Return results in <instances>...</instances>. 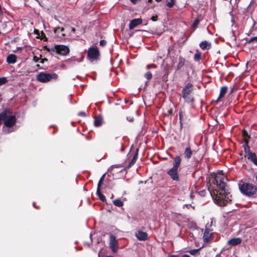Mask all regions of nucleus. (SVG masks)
Here are the masks:
<instances>
[{
	"mask_svg": "<svg viewBox=\"0 0 257 257\" xmlns=\"http://www.w3.org/2000/svg\"><path fill=\"white\" fill-rule=\"evenodd\" d=\"M254 232L255 233V234L257 233V228H253Z\"/></svg>",
	"mask_w": 257,
	"mask_h": 257,
	"instance_id": "obj_53",
	"label": "nucleus"
},
{
	"mask_svg": "<svg viewBox=\"0 0 257 257\" xmlns=\"http://www.w3.org/2000/svg\"><path fill=\"white\" fill-rule=\"evenodd\" d=\"M61 30V32H62V31H63L64 30V29L63 28H61V29H60V28H58V29H57L55 32H56V31H57V30Z\"/></svg>",
	"mask_w": 257,
	"mask_h": 257,
	"instance_id": "obj_49",
	"label": "nucleus"
},
{
	"mask_svg": "<svg viewBox=\"0 0 257 257\" xmlns=\"http://www.w3.org/2000/svg\"><path fill=\"white\" fill-rule=\"evenodd\" d=\"M138 151H139V150L137 149L135 153V154L134 155V156L133 157V159L134 160H137V158H138Z\"/></svg>",
	"mask_w": 257,
	"mask_h": 257,
	"instance_id": "obj_36",
	"label": "nucleus"
},
{
	"mask_svg": "<svg viewBox=\"0 0 257 257\" xmlns=\"http://www.w3.org/2000/svg\"><path fill=\"white\" fill-rule=\"evenodd\" d=\"M106 44V41L104 40H102L99 42V45L101 46H104Z\"/></svg>",
	"mask_w": 257,
	"mask_h": 257,
	"instance_id": "obj_40",
	"label": "nucleus"
},
{
	"mask_svg": "<svg viewBox=\"0 0 257 257\" xmlns=\"http://www.w3.org/2000/svg\"><path fill=\"white\" fill-rule=\"evenodd\" d=\"M174 5V0H169V1H167V6L169 8H172Z\"/></svg>",
	"mask_w": 257,
	"mask_h": 257,
	"instance_id": "obj_29",
	"label": "nucleus"
},
{
	"mask_svg": "<svg viewBox=\"0 0 257 257\" xmlns=\"http://www.w3.org/2000/svg\"><path fill=\"white\" fill-rule=\"evenodd\" d=\"M239 189L243 194L248 196L254 195L257 190L255 186L249 183H244L240 185Z\"/></svg>",
	"mask_w": 257,
	"mask_h": 257,
	"instance_id": "obj_3",
	"label": "nucleus"
},
{
	"mask_svg": "<svg viewBox=\"0 0 257 257\" xmlns=\"http://www.w3.org/2000/svg\"><path fill=\"white\" fill-rule=\"evenodd\" d=\"M78 115L80 116H84V117L86 116V113L84 112H83V111L80 112L78 113Z\"/></svg>",
	"mask_w": 257,
	"mask_h": 257,
	"instance_id": "obj_43",
	"label": "nucleus"
},
{
	"mask_svg": "<svg viewBox=\"0 0 257 257\" xmlns=\"http://www.w3.org/2000/svg\"><path fill=\"white\" fill-rule=\"evenodd\" d=\"M200 248L191 249L189 251V253L192 255H195L198 252Z\"/></svg>",
	"mask_w": 257,
	"mask_h": 257,
	"instance_id": "obj_31",
	"label": "nucleus"
},
{
	"mask_svg": "<svg viewBox=\"0 0 257 257\" xmlns=\"http://www.w3.org/2000/svg\"><path fill=\"white\" fill-rule=\"evenodd\" d=\"M4 131H5V132L6 133H9L10 132V131H8H8L5 130Z\"/></svg>",
	"mask_w": 257,
	"mask_h": 257,
	"instance_id": "obj_56",
	"label": "nucleus"
},
{
	"mask_svg": "<svg viewBox=\"0 0 257 257\" xmlns=\"http://www.w3.org/2000/svg\"><path fill=\"white\" fill-rule=\"evenodd\" d=\"M254 41H255L257 42V37H253L250 38V39L248 41V43H250L253 42Z\"/></svg>",
	"mask_w": 257,
	"mask_h": 257,
	"instance_id": "obj_35",
	"label": "nucleus"
},
{
	"mask_svg": "<svg viewBox=\"0 0 257 257\" xmlns=\"http://www.w3.org/2000/svg\"><path fill=\"white\" fill-rule=\"evenodd\" d=\"M232 92H233V89H232V90H231L230 93H232Z\"/></svg>",
	"mask_w": 257,
	"mask_h": 257,
	"instance_id": "obj_61",
	"label": "nucleus"
},
{
	"mask_svg": "<svg viewBox=\"0 0 257 257\" xmlns=\"http://www.w3.org/2000/svg\"><path fill=\"white\" fill-rule=\"evenodd\" d=\"M241 242V239L239 237L233 238L228 240L227 243L232 246L237 245Z\"/></svg>",
	"mask_w": 257,
	"mask_h": 257,
	"instance_id": "obj_15",
	"label": "nucleus"
},
{
	"mask_svg": "<svg viewBox=\"0 0 257 257\" xmlns=\"http://www.w3.org/2000/svg\"><path fill=\"white\" fill-rule=\"evenodd\" d=\"M99 52L98 49L96 47H90L87 52V59L88 60L93 62L98 59Z\"/></svg>",
	"mask_w": 257,
	"mask_h": 257,
	"instance_id": "obj_6",
	"label": "nucleus"
},
{
	"mask_svg": "<svg viewBox=\"0 0 257 257\" xmlns=\"http://www.w3.org/2000/svg\"><path fill=\"white\" fill-rule=\"evenodd\" d=\"M62 35L63 36H65V35L64 34H62Z\"/></svg>",
	"mask_w": 257,
	"mask_h": 257,
	"instance_id": "obj_59",
	"label": "nucleus"
},
{
	"mask_svg": "<svg viewBox=\"0 0 257 257\" xmlns=\"http://www.w3.org/2000/svg\"><path fill=\"white\" fill-rule=\"evenodd\" d=\"M185 206H187V207H189V206H190V204H186L185 205Z\"/></svg>",
	"mask_w": 257,
	"mask_h": 257,
	"instance_id": "obj_57",
	"label": "nucleus"
},
{
	"mask_svg": "<svg viewBox=\"0 0 257 257\" xmlns=\"http://www.w3.org/2000/svg\"><path fill=\"white\" fill-rule=\"evenodd\" d=\"M105 174H104L101 177V178H100L99 181H98V184H97V188H100V187L101 186V184L102 183V182L103 181V180H104V177H105Z\"/></svg>",
	"mask_w": 257,
	"mask_h": 257,
	"instance_id": "obj_28",
	"label": "nucleus"
},
{
	"mask_svg": "<svg viewBox=\"0 0 257 257\" xmlns=\"http://www.w3.org/2000/svg\"><path fill=\"white\" fill-rule=\"evenodd\" d=\"M199 22L200 20L198 19H195L192 25V27L194 28H196L198 25L199 24Z\"/></svg>",
	"mask_w": 257,
	"mask_h": 257,
	"instance_id": "obj_30",
	"label": "nucleus"
},
{
	"mask_svg": "<svg viewBox=\"0 0 257 257\" xmlns=\"http://www.w3.org/2000/svg\"><path fill=\"white\" fill-rule=\"evenodd\" d=\"M157 66L156 65H155V64H150V65H148L147 66V69H149L151 68H157Z\"/></svg>",
	"mask_w": 257,
	"mask_h": 257,
	"instance_id": "obj_38",
	"label": "nucleus"
},
{
	"mask_svg": "<svg viewBox=\"0 0 257 257\" xmlns=\"http://www.w3.org/2000/svg\"><path fill=\"white\" fill-rule=\"evenodd\" d=\"M179 116L180 121H182L183 116V113L181 111H179Z\"/></svg>",
	"mask_w": 257,
	"mask_h": 257,
	"instance_id": "obj_41",
	"label": "nucleus"
},
{
	"mask_svg": "<svg viewBox=\"0 0 257 257\" xmlns=\"http://www.w3.org/2000/svg\"><path fill=\"white\" fill-rule=\"evenodd\" d=\"M181 160L180 156H176L174 158L173 167L167 172L173 181H179L180 180L178 174V168L181 165Z\"/></svg>",
	"mask_w": 257,
	"mask_h": 257,
	"instance_id": "obj_2",
	"label": "nucleus"
},
{
	"mask_svg": "<svg viewBox=\"0 0 257 257\" xmlns=\"http://www.w3.org/2000/svg\"><path fill=\"white\" fill-rule=\"evenodd\" d=\"M185 101L187 103H192L194 101V97L190 94L185 96H182Z\"/></svg>",
	"mask_w": 257,
	"mask_h": 257,
	"instance_id": "obj_22",
	"label": "nucleus"
},
{
	"mask_svg": "<svg viewBox=\"0 0 257 257\" xmlns=\"http://www.w3.org/2000/svg\"><path fill=\"white\" fill-rule=\"evenodd\" d=\"M213 232L212 230L206 228L203 236V239L205 242H208L212 239Z\"/></svg>",
	"mask_w": 257,
	"mask_h": 257,
	"instance_id": "obj_9",
	"label": "nucleus"
},
{
	"mask_svg": "<svg viewBox=\"0 0 257 257\" xmlns=\"http://www.w3.org/2000/svg\"><path fill=\"white\" fill-rule=\"evenodd\" d=\"M58 75L55 73H48L46 72H40L37 75V80L42 83H46L52 79H57Z\"/></svg>",
	"mask_w": 257,
	"mask_h": 257,
	"instance_id": "obj_4",
	"label": "nucleus"
},
{
	"mask_svg": "<svg viewBox=\"0 0 257 257\" xmlns=\"http://www.w3.org/2000/svg\"><path fill=\"white\" fill-rule=\"evenodd\" d=\"M113 204L117 207H121L123 205V202L120 199H115L114 200Z\"/></svg>",
	"mask_w": 257,
	"mask_h": 257,
	"instance_id": "obj_25",
	"label": "nucleus"
},
{
	"mask_svg": "<svg viewBox=\"0 0 257 257\" xmlns=\"http://www.w3.org/2000/svg\"><path fill=\"white\" fill-rule=\"evenodd\" d=\"M71 31L73 32V33H74L75 32V29L74 28H72L71 29Z\"/></svg>",
	"mask_w": 257,
	"mask_h": 257,
	"instance_id": "obj_52",
	"label": "nucleus"
},
{
	"mask_svg": "<svg viewBox=\"0 0 257 257\" xmlns=\"http://www.w3.org/2000/svg\"><path fill=\"white\" fill-rule=\"evenodd\" d=\"M256 180H257V176H256Z\"/></svg>",
	"mask_w": 257,
	"mask_h": 257,
	"instance_id": "obj_62",
	"label": "nucleus"
},
{
	"mask_svg": "<svg viewBox=\"0 0 257 257\" xmlns=\"http://www.w3.org/2000/svg\"><path fill=\"white\" fill-rule=\"evenodd\" d=\"M11 114V112L9 110L7 109L4 110L3 111L0 113V123L3 120L5 121L8 115Z\"/></svg>",
	"mask_w": 257,
	"mask_h": 257,
	"instance_id": "obj_14",
	"label": "nucleus"
},
{
	"mask_svg": "<svg viewBox=\"0 0 257 257\" xmlns=\"http://www.w3.org/2000/svg\"><path fill=\"white\" fill-rule=\"evenodd\" d=\"M196 153L195 150H192L190 145H188L184 151V157L185 159L189 160L191 158L193 154Z\"/></svg>",
	"mask_w": 257,
	"mask_h": 257,
	"instance_id": "obj_11",
	"label": "nucleus"
},
{
	"mask_svg": "<svg viewBox=\"0 0 257 257\" xmlns=\"http://www.w3.org/2000/svg\"><path fill=\"white\" fill-rule=\"evenodd\" d=\"M247 159L250 160L255 165L257 166V157L254 153L247 157Z\"/></svg>",
	"mask_w": 257,
	"mask_h": 257,
	"instance_id": "obj_21",
	"label": "nucleus"
},
{
	"mask_svg": "<svg viewBox=\"0 0 257 257\" xmlns=\"http://www.w3.org/2000/svg\"><path fill=\"white\" fill-rule=\"evenodd\" d=\"M227 179L222 172H218L214 175L212 184L216 187H212L210 193L215 204L220 206H224L231 201V197L227 189L226 181Z\"/></svg>",
	"mask_w": 257,
	"mask_h": 257,
	"instance_id": "obj_1",
	"label": "nucleus"
},
{
	"mask_svg": "<svg viewBox=\"0 0 257 257\" xmlns=\"http://www.w3.org/2000/svg\"><path fill=\"white\" fill-rule=\"evenodd\" d=\"M16 122V116L14 115H9L4 122L5 126L8 127L13 126Z\"/></svg>",
	"mask_w": 257,
	"mask_h": 257,
	"instance_id": "obj_8",
	"label": "nucleus"
},
{
	"mask_svg": "<svg viewBox=\"0 0 257 257\" xmlns=\"http://www.w3.org/2000/svg\"><path fill=\"white\" fill-rule=\"evenodd\" d=\"M46 49L47 50L48 52L50 51H53L56 52L58 54L66 56L69 53V48L68 46H65V45H55L54 47H52V48H48L47 47H46Z\"/></svg>",
	"mask_w": 257,
	"mask_h": 257,
	"instance_id": "obj_5",
	"label": "nucleus"
},
{
	"mask_svg": "<svg viewBox=\"0 0 257 257\" xmlns=\"http://www.w3.org/2000/svg\"><path fill=\"white\" fill-rule=\"evenodd\" d=\"M155 1L157 2H160L162 1V0H155Z\"/></svg>",
	"mask_w": 257,
	"mask_h": 257,
	"instance_id": "obj_58",
	"label": "nucleus"
},
{
	"mask_svg": "<svg viewBox=\"0 0 257 257\" xmlns=\"http://www.w3.org/2000/svg\"><path fill=\"white\" fill-rule=\"evenodd\" d=\"M142 22V20L141 19H135L131 21L129 24V29L130 30L134 29L135 27H136L139 25L141 24Z\"/></svg>",
	"mask_w": 257,
	"mask_h": 257,
	"instance_id": "obj_12",
	"label": "nucleus"
},
{
	"mask_svg": "<svg viewBox=\"0 0 257 257\" xmlns=\"http://www.w3.org/2000/svg\"><path fill=\"white\" fill-rule=\"evenodd\" d=\"M136 236L140 240H146L148 239V234L146 232L142 231H138L136 233Z\"/></svg>",
	"mask_w": 257,
	"mask_h": 257,
	"instance_id": "obj_13",
	"label": "nucleus"
},
{
	"mask_svg": "<svg viewBox=\"0 0 257 257\" xmlns=\"http://www.w3.org/2000/svg\"><path fill=\"white\" fill-rule=\"evenodd\" d=\"M242 134L244 138V141L246 142V141H248V139L249 138V136L248 135L247 131L244 130H243Z\"/></svg>",
	"mask_w": 257,
	"mask_h": 257,
	"instance_id": "obj_27",
	"label": "nucleus"
},
{
	"mask_svg": "<svg viewBox=\"0 0 257 257\" xmlns=\"http://www.w3.org/2000/svg\"><path fill=\"white\" fill-rule=\"evenodd\" d=\"M180 129L182 130L183 128V122L182 121H180Z\"/></svg>",
	"mask_w": 257,
	"mask_h": 257,
	"instance_id": "obj_48",
	"label": "nucleus"
},
{
	"mask_svg": "<svg viewBox=\"0 0 257 257\" xmlns=\"http://www.w3.org/2000/svg\"><path fill=\"white\" fill-rule=\"evenodd\" d=\"M168 113H169V114L172 115L173 113V109L172 108L169 109L168 110Z\"/></svg>",
	"mask_w": 257,
	"mask_h": 257,
	"instance_id": "obj_45",
	"label": "nucleus"
},
{
	"mask_svg": "<svg viewBox=\"0 0 257 257\" xmlns=\"http://www.w3.org/2000/svg\"><path fill=\"white\" fill-rule=\"evenodd\" d=\"M17 57L15 54H9L7 57V62L8 64H14L17 62Z\"/></svg>",
	"mask_w": 257,
	"mask_h": 257,
	"instance_id": "obj_16",
	"label": "nucleus"
},
{
	"mask_svg": "<svg viewBox=\"0 0 257 257\" xmlns=\"http://www.w3.org/2000/svg\"><path fill=\"white\" fill-rule=\"evenodd\" d=\"M152 0H149V2H152Z\"/></svg>",
	"mask_w": 257,
	"mask_h": 257,
	"instance_id": "obj_60",
	"label": "nucleus"
},
{
	"mask_svg": "<svg viewBox=\"0 0 257 257\" xmlns=\"http://www.w3.org/2000/svg\"><path fill=\"white\" fill-rule=\"evenodd\" d=\"M248 141H246L245 144L243 145L244 150L245 153L247 154V157L253 153L250 151V148L248 145Z\"/></svg>",
	"mask_w": 257,
	"mask_h": 257,
	"instance_id": "obj_19",
	"label": "nucleus"
},
{
	"mask_svg": "<svg viewBox=\"0 0 257 257\" xmlns=\"http://www.w3.org/2000/svg\"><path fill=\"white\" fill-rule=\"evenodd\" d=\"M151 19L154 22L157 21L158 20V17L157 15L153 16L151 17Z\"/></svg>",
	"mask_w": 257,
	"mask_h": 257,
	"instance_id": "obj_42",
	"label": "nucleus"
},
{
	"mask_svg": "<svg viewBox=\"0 0 257 257\" xmlns=\"http://www.w3.org/2000/svg\"><path fill=\"white\" fill-rule=\"evenodd\" d=\"M102 117L101 116H97L94 120V124L96 127H99L102 124Z\"/></svg>",
	"mask_w": 257,
	"mask_h": 257,
	"instance_id": "obj_20",
	"label": "nucleus"
},
{
	"mask_svg": "<svg viewBox=\"0 0 257 257\" xmlns=\"http://www.w3.org/2000/svg\"><path fill=\"white\" fill-rule=\"evenodd\" d=\"M124 150V147L123 145H121V151H123Z\"/></svg>",
	"mask_w": 257,
	"mask_h": 257,
	"instance_id": "obj_50",
	"label": "nucleus"
},
{
	"mask_svg": "<svg viewBox=\"0 0 257 257\" xmlns=\"http://www.w3.org/2000/svg\"><path fill=\"white\" fill-rule=\"evenodd\" d=\"M47 61V59L45 58V59H41V60L40 61V62L42 64H43L45 62V61Z\"/></svg>",
	"mask_w": 257,
	"mask_h": 257,
	"instance_id": "obj_47",
	"label": "nucleus"
},
{
	"mask_svg": "<svg viewBox=\"0 0 257 257\" xmlns=\"http://www.w3.org/2000/svg\"><path fill=\"white\" fill-rule=\"evenodd\" d=\"M136 162V160H134V159H132V160L131 161V162H130L129 164L128 165V166L126 167L127 168H130V167H131L132 166H133Z\"/></svg>",
	"mask_w": 257,
	"mask_h": 257,
	"instance_id": "obj_34",
	"label": "nucleus"
},
{
	"mask_svg": "<svg viewBox=\"0 0 257 257\" xmlns=\"http://www.w3.org/2000/svg\"><path fill=\"white\" fill-rule=\"evenodd\" d=\"M199 46L203 50H208L211 48V44L206 41H204L200 43Z\"/></svg>",
	"mask_w": 257,
	"mask_h": 257,
	"instance_id": "obj_18",
	"label": "nucleus"
},
{
	"mask_svg": "<svg viewBox=\"0 0 257 257\" xmlns=\"http://www.w3.org/2000/svg\"><path fill=\"white\" fill-rule=\"evenodd\" d=\"M109 246L113 252H115L117 250V240L113 234L109 236Z\"/></svg>",
	"mask_w": 257,
	"mask_h": 257,
	"instance_id": "obj_7",
	"label": "nucleus"
},
{
	"mask_svg": "<svg viewBox=\"0 0 257 257\" xmlns=\"http://www.w3.org/2000/svg\"><path fill=\"white\" fill-rule=\"evenodd\" d=\"M185 60L184 58L180 57L179 58V62L177 65V69L179 70L185 64Z\"/></svg>",
	"mask_w": 257,
	"mask_h": 257,
	"instance_id": "obj_24",
	"label": "nucleus"
},
{
	"mask_svg": "<svg viewBox=\"0 0 257 257\" xmlns=\"http://www.w3.org/2000/svg\"><path fill=\"white\" fill-rule=\"evenodd\" d=\"M193 89V86L192 83H188L182 90V96L190 95Z\"/></svg>",
	"mask_w": 257,
	"mask_h": 257,
	"instance_id": "obj_10",
	"label": "nucleus"
},
{
	"mask_svg": "<svg viewBox=\"0 0 257 257\" xmlns=\"http://www.w3.org/2000/svg\"><path fill=\"white\" fill-rule=\"evenodd\" d=\"M20 49H21V48H20V47H18V48H17V50H16V51H14V52H16L17 50H20Z\"/></svg>",
	"mask_w": 257,
	"mask_h": 257,
	"instance_id": "obj_55",
	"label": "nucleus"
},
{
	"mask_svg": "<svg viewBox=\"0 0 257 257\" xmlns=\"http://www.w3.org/2000/svg\"><path fill=\"white\" fill-rule=\"evenodd\" d=\"M227 90V87L226 86H222L220 88V93L218 97L216 100V102H218L220 99L222 98L226 94Z\"/></svg>",
	"mask_w": 257,
	"mask_h": 257,
	"instance_id": "obj_17",
	"label": "nucleus"
},
{
	"mask_svg": "<svg viewBox=\"0 0 257 257\" xmlns=\"http://www.w3.org/2000/svg\"><path fill=\"white\" fill-rule=\"evenodd\" d=\"M127 120L128 121L133 122L134 121V118L133 117H127Z\"/></svg>",
	"mask_w": 257,
	"mask_h": 257,
	"instance_id": "obj_46",
	"label": "nucleus"
},
{
	"mask_svg": "<svg viewBox=\"0 0 257 257\" xmlns=\"http://www.w3.org/2000/svg\"><path fill=\"white\" fill-rule=\"evenodd\" d=\"M215 257H221L220 253H218L216 255Z\"/></svg>",
	"mask_w": 257,
	"mask_h": 257,
	"instance_id": "obj_54",
	"label": "nucleus"
},
{
	"mask_svg": "<svg viewBox=\"0 0 257 257\" xmlns=\"http://www.w3.org/2000/svg\"><path fill=\"white\" fill-rule=\"evenodd\" d=\"M182 257H190L188 254H184Z\"/></svg>",
	"mask_w": 257,
	"mask_h": 257,
	"instance_id": "obj_51",
	"label": "nucleus"
},
{
	"mask_svg": "<svg viewBox=\"0 0 257 257\" xmlns=\"http://www.w3.org/2000/svg\"><path fill=\"white\" fill-rule=\"evenodd\" d=\"M1 27L3 30L6 31V29L7 27V23L4 22V23H2L1 25Z\"/></svg>",
	"mask_w": 257,
	"mask_h": 257,
	"instance_id": "obj_37",
	"label": "nucleus"
},
{
	"mask_svg": "<svg viewBox=\"0 0 257 257\" xmlns=\"http://www.w3.org/2000/svg\"><path fill=\"white\" fill-rule=\"evenodd\" d=\"M96 194L98 196L99 199L103 201H106V198L100 192V188H97Z\"/></svg>",
	"mask_w": 257,
	"mask_h": 257,
	"instance_id": "obj_23",
	"label": "nucleus"
},
{
	"mask_svg": "<svg viewBox=\"0 0 257 257\" xmlns=\"http://www.w3.org/2000/svg\"><path fill=\"white\" fill-rule=\"evenodd\" d=\"M39 60H40V59H39L38 57H36V56H34V57H33V60H34L35 62H39Z\"/></svg>",
	"mask_w": 257,
	"mask_h": 257,
	"instance_id": "obj_44",
	"label": "nucleus"
},
{
	"mask_svg": "<svg viewBox=\"0 0 257 257\" xmlns=\"http://www.w3.org/2000/svg\"><path fill=\"white\" fill-rule=\"evenodd\" d=\"M7 81V78L6 77H1L0 78V86L4 85Z\"/></svg>",
	"mask_w": 257,
	"mask_h": 257,
	"instance_id": "obj_32",
	"label": "nucleus"
},
{
	"mask_svg": "<svg viewBox=\"0 0 257 257\" xmlns=\"http://www.w3.org/2000/svg\"><path fill=\"white\" fill-rule=\"evenodd\" d=\"M199 194L201 196H205L206 195V191L205 190H202L199 192Z\"/></svg>",
	"mask_w": 257,
	"mask_h": 257,
	"instance_id": "obj_39",
	"label": "nucleus"
},
{
	"mask_svg": "<svg viewBox=\"0 0 257 257\" xmlns=\"http://www.w3.org/2000/svg\"><path fill=\"white\" fill-rule=\"evenodd\" d=\"M145 77L149 80L152 78V75L150 72H148L145 74Z\"/></svg>",
	"mask_w": 257,
	"mask_h": 257,
	"instance_id": "obj_33",
	"label": "nucleus"
},
{
	"mask_svg": "<svg viewBox=\"0 0 257 257\" xmlns=\"http://www.w3.org/2000/svg\"><path fill=\"white\" fill-rule=\"evenodd\" d=\"M201 59V53L198 50H196V53L194 56V60L195 61H199Z\"/></svg>",
	"mask_w": 257,
	"mask_h": 257,
	"instance_id": "obj_26",
	"label": "nucleus"
}]
</instances>
